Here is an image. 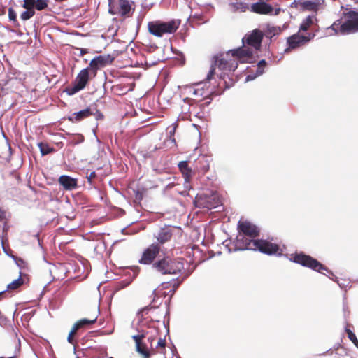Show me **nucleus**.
Masks as SVG:
<instances>
[{
  "label": "nucleus",
  "mask_w": 358,
  "mask_h": 358,
  "mask_svg": "<svg viewBox=\"0 0 358 358\" xmlns=\"http://www.w3.org/2000/svg\"><path fill=\"white\" fill-rule=\"evenodd\" d=\"M4 293V292H0V296L2 295Z\"/></svg>",
  "instance_id": "nucleus-50"
},
{
  "label": "nucleus",
  "mask_w": 358,
  "mask_h": 358,
  "mask_svg": "<svg viewBox=\"0 0 358 358\" xmlns=\"http://www.w3.org/2000/svg\"><path fill=\"white\" fill-rule=\"evenodd\" d=\"M8 17L10 21H13L14 23H17V14L13 8H9L8 9Z\"/></svg>",
  "instance_id": "nucleus-36"
},
{
  "label": "nucleus",
  "mask_w": 358,
  "mask_h": 358,
  "mask_svg": "<svg viewBox=\"0 0 358 358\" xmlns=\"http://www.w3.org/2000/svg\"><path fill=\"white\" fill-rule=\"evenodd\" d=\"M180 285V282L178 280L162 282L153 292L154 300L155 298H165L166 296H169V300H170Z\"/></svg>",
  "instance_id": "nucleus-7"
},
{
  "label": "nucleus",
  "mask_w": 358,
  "mask_h": 358,
  "mask_svg": "<svg viewBox=\"0 0 358 358\" xmlns=\"http://www.w3.org/2000/svg\"><path fill=\"white\" fill-rule=\"evenodd\" d=\"M38 244H39L40 245H41V243L40 240H38Z\"/></svg>",
  "instance_id": "nucleus-51"
},
{
  "label": "nucleus",
  "mask_w": 358,
  "mask_h": 358,
  "mask_svg": "<svg viewBox=\"0 0 358 358\" xmlns=\"http://www.w3.org/2000/svg\"><path fill=\"white\" fill-rule=\"evenodd\" d=\"M23 7L26 9H33L35 6L36 0H24Z\"/></svg>",
  "instance_id": "nucleus-37"
},
{
  "label": "nucleus",
  "mask_w": 358,
  "mask_h": 358,
  "mask_svg": "<svg viewBox=\"0 0 358 358\" xmlns=\"http://www.w3.org/2000/svg\"><path fill=\"white\" fill-rule=\"evenodd\" d=\"M250 10L259 15H273V8L271 5L266 2L259 1L252 3L250 7Z\"/></svg>",
  "instance_id": "nucleus-16"
},
{
  "label": "nucleus",
  "mask_w": 358,
  "mask_h": 358,
  "mask_svg": "<svg viewBox=\"0 0 358 358\" xmlns=\"http://www.w3.org/2000/svg\"><path fill=\"white\" fill-rule=\"evenodd\" d=\"M90 80L89 67L82 69L77 75L72 86L68 87L66 92L69 95H73L85 87Z\"/></svg>",
  "instance_id": "nucleus-9"
},
{
  "label": "nucleus",
  "mask_w": 358,
  "mask_h": 358,
  "mask_svg": "<svg viewBox=\"0 0 358 358\" xmlns=\"http://www.w3.org/2000/svg\"><path fill=\"white\" fill-rule=\"evenodd\" d=\"M152 268L162 275L177 274L183 270L184 264L179 259L166 255L155 262Z\"/></svg>",
  "instance_id": "nucleus-4"
},
{
  "label": "nucleus",
  "mask_w": 358,
  "mask_h": 358,
  "mask_svg": "<svg viewBox=\"0 0 358 358\" xmlns=\"http://www.w3.org/2000/svg\"><path fill=\"white\" fill-rule=\"evenodd\" d=\"M194 203L198 208L213 209L221 203V200L217 193L202 194L196 196Z\"/></svg>",
  "instance_id": "nucleus-8"
},
{
  "label": "nucleus",
  "mask_w": 358,
  "mask_h": 358,
  "mask_svg": "<svg viewBox=\"0 0 358 358\" xmlns=\"http://www.w3.org/2000/svg\"><path fill=\"white\" fill-rule=\"evenodd\" d=\"M54 151V149L52 148H50L46 145V155Z\"/></svg>",
  "instance_id": "nucleus-47"
},
{
  "label": "nucleus",
  "mask_w": 358,
  "mask_h": 358,
  "mask_svg": "<svg viewBox=\"0 0 358 358\" xmlns=\"http://www.w3.org/2000/svg\"><path fill=\"white\" fill-rule=\"evenodd\" d=\"M194 94L199 96V97H203V99L210 98V96L212 94L211 91H206L203 88H196L194 91Z\"/></svg>",
  "instance_id": "nucleus-31"
},
{
  "label": "nucleus",
  "mask_w": 358,
  "mask_h": 358,
  "mask_svg": "<svg viewBox=\"0 0 358 358\" xmlns=\"http://www.w3.org/2000/svg\"><path fill=\"white\" fill-rule=\"evenodd\" d=\"M93 113L90 108H86L77 113H74L71 116L68 117V120L72 122H80L85 118L92 115Z\"/></svg>",
  "instance_id": "nucleus-22"
},
{
  "label": "nucleus",
  "mask_w": 358,
  "mask_h": 358,
  "mask_svg": "<svg viewBox=\"0 0 358 358\" xmlns=\"http://www.w3.org/2000/svg\"><path fill=\"white\" fill-rule=\"evenodd\" d=\"M59 182L66 190L74 189L78 186L77 179L66 175L61 176L59 178Z\"/></svg>",
  "instance_id": "nucleus-19"
},
{
  "label": "nucleus",
  "mask_w": 358,
  "mask_h": 358,
  "mask_svg": "<svg viewBox=\"0 0 358 358\" xmlns=\"http://www.w3.org/2000/svg\"><path fill=\"white\" fill-rule=\"evenodd\" d=\"M173 229L171 227L162 228L156 236L159 243L164 244L169 241L173 236Z\"/></svg>",
  "instance_id": "nucleus-21"
},
{
  "label": "nucleus",
  "mask_w": 358,
  "mask_h": 358,
  "mask_svg": "<svg viewBox=\"0 0 358 358\" xmlns=\"http://www.w3.org/2000/svg\"><path fill=\"white\" fill-rule=\"evenodd\" d=\"M77 331L78 330H76L73 327H72L71 330L70 331V332L69 334L68 338H67L69 343H70L71 344L74 343L75 341H74L73 336L76 334Z\"/></svg>",
  "instance_id": "nucleus-38"
},
{
  "label": "nucleus",
  "mask_w": 358,
  "mask_h": 358,
  "mask_svg": "<svg viewBox=\"0 0 358 358\" xmlns=\"http://www.w3.org/2000/svg\"><path fill=\"white\" fill-rule=\"evenodd\" d=\"M181 20L173 19L168 22L161 20L150 21L148 23V32L156 36L162 37L165 34H173L179 28Z\"/></svg>",
  "instance_id": "nucleus-3"
},
{
  "label": "nucleus",
  "mask_w": 358,
  "mask_h": 358,
  "mask_svg": "<svg viewBox=\"0 0 358 358\" xmlns=\"http://www.w3.org/2000/svg\"><path fill=\"white\" fill-rule=\"evenodd\" d=\"M315 34H308V36H302L297 34H294L287 39V43L288 45L287 49H296L301 47L308 43L311 39L315 37Z\"/></svg>",
  "instance_id": "nucleus-14"
},
{
  "label": "nucleus",
  "mask_w": 358,
  "mask_h": 358,
  "mask_svg": "<svg viewBox=\"0 0 358 358\" xmlns=\"http://www.w3.org/2000/svg\"><path fill=\"white\" fill-rule=\"evenodd\" d=\"M278 13H279V10H275L274 15H278Z\"/></svg>",
  "instance_id": "nucleus-49"
},
{
  "label": "nucleus",
  "mask_w": 358,
  "mask_h": 358,
  "mask_svg": "<svg viewBox=\"0 0 358 358\" xmlns=\"http://www.w3.org/2000/svg\"><path fill=\"white\" fill-rule=\"evenodd\" d=\"M24 283L23 279L20 276L17 279L13 280L12 282L7 285V289L9 290H15L19 288Z\"/></svg>",
  "instance_id": "nucleus-30"
},
{
  "label": "nucleus",
  "mask_w": 358,
  "mask_h": 358,
  "mask_svg": "<svg viewBox=\"0 0 358 358\" xmlns=\"http://www.w3.org/2000/svg\"><path fill=\"white\" fill-rule=\"evenodd\" d=\"M34 15V10L33 9H27L26 11H24L21 14L20 17L23 20H27L30 19Z\"/></svg>",
  "instance_id": "nucleus-34"
},
{
  "label": "nucleus",
  "mask_w": 358,
  "mask_h": 358,
  "mask_svg": "<svg viewBox=\"0 0 358 358\" xmlns=\"http://www.w3.org/2000/svg\"><path fill=\"white\" fill-rule=\"evenodd\" d=\"M264 35V33L261 30L257 29H254L250 34L245 35V36L243 38V44L251 46L256 50H258L260 49Z\"/></svg>",
  "instance_id": "nucleus-12"
},
{
  "label": "nucleus",
  "mask_w": 358,
  "mask_h": 358,
  "mask_svg": "<svg viewBox=\"0 0 358 358\" xmlns=\"http://www.w3.org/2000/svg\"><path fill=\"white\" fill-rule=\"evenodd\" d=\"M0 222H3V234L4 236L7 235L8 226L6 219V212L1 207H0Z\"/></svg>",
  "instance_id": "nucleus-28"
},
{
  "label": "nucleus",
  "mask_w": 358,
  "mask_h": 358,
  "mask_svg": "<svg viewBox=\"0 0 358 358\" xmlns=\"http://www.w3.org/2000/svg\"><path fill=\"white\" fill-rule=\"evenodd\" d=\"M233 58L241 63H250L251 62L253 57V51L250 47H246L245 45L243 44L242 47H240L237 49L229 50Z\"/></svg>",
  "instance_id": "nucleus-11"
},
{
  "label": "nucleus",
  "mask_w": 358,
  "mask_h": 358,
  "mask_svg": "<svg viewBox=\"0 0 358 358\" xmlns=\"http://www.w3.org/2000/svg\"><path fill=\"white\" fill-rule=\"evenodd\" d=\"M192 111L196 112V106L191 105Z\"/></svg>",
  "instance_id": "nucleus-48"
},
{
  "label": "nucleus",
  "mask_w": 358,
  "mask_h": 358,
  "mask_svg": "<svg viewBox=\"0 0 358 358\" xmlns=\"http://www.w3.org/2000/svg\"><path fill=\"white\" fill-rule=\"evenodd\" d=\"M113 60L114 57L110 55H99L91 60L90 66H88L89 70H90L93 73L94 76H95L99 69L112 64Z\"/></svg>",
  "instance_id": "nucleus-13"
},
{
  "label": "nucleus",
  "mask_w": 358,
  "mask_h": 358,
  "mask_svg": "<svg viewBox=\"0 0 358 358\" xmlns=\"http://www.w3.org/2000/svg\"><path fill=\"white\" fill-rule=\"evenodd\" d=\"M76 50L80 51V56H83L85 54L88 53L87 50L85 48H76Z\"/></svg>",
  "instance_id": "nucleus-45"
},
{
  "label": "nucleus",
  "mask_w": 358,
  "mask_h": 358,
  "mask_svg": "<svg viewBox=\"0 0 358 358\" xmlns=\"http://www.w3.org/2000/svg\"><path fill=\"white\" fill-rule=\"evenodd\" d=\"M281 32V29L280 27L268 26L267 29L265 33V36L268 38H271L272 37L280 34Z\"/></svg>",
  "instance_id": "nucleus-29"
},
{
  "label": "nucleus",
  "mask_w": 358,
  "mask_h": 358,
  "mask_svg": "<svg viewBox=\"0 0 358 358\" xmlns=\"http://www.w3.org/2000/svg\"><path fill=\"white\" fill-rule=\"evenodd\" d=\"M237 67V61L233 58L229 51L217 54L213 57L210 70L207 75L206 80L210 81L213 78L216 68L222 71L234 72Z\"/></svg>",
  "instance_id": "nucleus-2"
},
{
  "label": "nucleus",
  "mask_w": 358,
  "mask_h": 358,
  "mask_svg": "<svg viewBox=\"0 0 358 358\" xmlns=\"http://www.w3.org/2000/svg\"><path fill=\"white\" fill-rule=\"evenodd\" d=\"M59 299H51L49 301V306L50 309H56L59 307Z\"/></svg>",
  "instance_id": "nucleus-40"
},
{
  "label": "nucleus",
  "mask_w": 358,
  "mask_h": 358,
  "mask_svg": "<svg viewBox=\"0 0 358 358\" xmlns=\"http://www.w3.org/2000/svg\"><path fill=\"white\" fill-rule=\"evenodd\" d=\"M225 77H226V73H221L220 76V78L221 80H222L225 84V87L229 88L230 87H231L234 85V80L229 78V83H227L225 80Z\"/></svg>",
  "instance_id": "nucleus-35"
},
{
  "label": "nucleus",
  "mask_w": 358,
  "mask_h": 358,
  "mask_svg": "<svg viewBox=\"0 0 358 358\" xmlns=\"http://www.w3.org/2000/svg\"><path fill=\"white\" fill-rule=\"evenodd\" d=\"M210 168V161L207 156L201 155L195 161V169L202 173H206Z\"/></svg>",
  "instance_id": "nucleus-20"
},
{
  "label": "nucleus",
  "mask_w": 358,
  "mask_h": 358,
  "mask_svg": "<svg viewBox=\"0 0 358 358\" xmlns=\"http://www.w3.org/2000/svg\"><path fill=\"white\" fill-rule=\"evenodd\" d=\"M177 127H178V124L177 123H174V124H172L171 127H169L168 128L170 140L173 143V144L175 145H176V139L174 138V135H175Z\"/></svg>",
  "instance_id": "nucleus-32"
},
{
  "label": "nucleus",
  "mask_w": 358,
  "mask_h": 358,
  "mask_svg": "<svg viewBox=\"0 0 358 358\" xmlns=\"http://www.w3.org/2000/svg\"><path fill=\"white\" fill-rule=\"evenodd\" d=\"M314 23V17L313 16H308L303 20L299 27V31H306Z\"/></svg>",
  "instance_id": "nucleus-27"
},
{
  "label": "nucleus",
  "mask_w": 358,
  "mask_h": 358,
  "mask_svg": "<svg viewBox=\"0 0 358 358\" xmlns=\"http://www.w3.org/2000/svg\"><path fill=\"white\" fill-rule=\"evenodd\" d=\"M290 260L296 264L307 267L317 272L323 273V271H329L328 268L316 259L304 252H296L291 255Z\"/></svg>",
  "instance_id": "nucleus-5"
},
{
  "label": "nucleus",
  "mask_w": 358,
  "mask_h": 358,
  "mask_svg": "<svg viewBox=\"0 0 358 358\" xmlns=\"http://www.w3.org/2000/svg\"><path fill=\"white\" fill-rule=\"evenodd\" d=\"M160 247L157 243H152L143 252L139 262L143 264H153L155 259L158 255Z\"/></svg>",
  "instance_id": "nucleus-15"
},
{
  "label": "nucleus",
  "mask_w": 358,
  "mask_h": 358,
  "mask_svg": "<svg viewBox=\"0 0 358 358\" xmlns=\"http://www.w3.org/2000/svg\"><path fill=\"white\" fill-rule=\"evenodd\" d=\"M109 6V10H110L112 13H114L112 10H117V13L122 16L127 15L131 8L128 0H118L117 6L110 1Z\"/></svg>",
  "instance_id": "nucleus-17"
},
{
  "label": "nucleus",
  "mask_w": 358,
  "mask_h": 358,
  "mask_svg": "<svg viewBox=\"0 0 358 358\" xmlns=\"http://www.w3.org/2000/svg\"><path fill=\"white\" fill-rule=\"evenodd\" d=\"M14 259L20 268H24L26 266V262L22 259L18 257H14Z\"/></svg>",
  "instance_id": "nucleus-42"
},
{
  "label": "nucleus",
  "mask_w": 358,
  "mask_h": 358,
  "mask_svg": "<svg viewBox=\"0 0 358 358\" xmlns=\"http://www.w3.org/2000/svg\"><path fill=\"white\" fill-rule=\"evenodd\" d=\"M96 176V174L94 171L92 172L90 176L87 177L90 182H92V179H94Z\"/></svg>",
  "instance_id": "nucleus-46"
},
{
  "label": "nucleus",
  "mask_w": 358,
  "mask_h": 358,
  "mask_svg": "<svg viewBox=\"0 0 358 358\" xmlns=\"http://www.w3.org/2000/svg\"><path fill=\"white\" fill-rule=\"evenodd\" d=\"M236 246L241 250H259L268 255H280L282 253V249L278 244L264 239H250L245 236H241L236 240Z\"/></svg>",
  "instance_id": "nucleus-1"
},
{
  "label": "nucleus",
  "mask_w": 358,
  "mask_h": 358,
  "mask_svg": "<svg viewBox=\"0 0 358 358\" xmlns=\"http://www.w3.org/2000/svg\"><path fill=\"white\" fill-rule=\"evenodd\" d=\"M344 22L340 26V31L343 34L358 32V12L350 10L344 13Z\"/></svg>",
  "instance_id": "nucleus-6"
},
{
  "label": "nucleus",
  "mask_w": 358,
  "mask_h": 358,
  "mask_svg": "<svg viewBox=\"0 0 358 358\" xmlns=\"http://www.w3.org/2000/svg\"><path fill=\"white\" fill-rule=\"evenodd\" d=\"M178 169L182 174L185 182H189L192 179L193 171L189 166L188 162L187 161L180 162L178 164Z\"/></svg>",
  "instance_id": "nucleus-23"
},
{
  "label": "nucleus",
  "mask_w": 358,
  "mask_h": 358,
  "mask_svg": "<svg viewBox=\"0 0 358 358\" xmlns=\"http://www.w3.org/2000/svg\"><path fill=\"white\" fill-rule=\"evenodd\" d=\"M145 336L143 334L134 335L132 338L136 343V351L142 355L143 358H150L151 353L148 350L145 343L142 342Z\"/></svg>",
  "instance_id": "nucleus-18"
},
{
  "label": "nucleus",
  "mask_w": 358,
  "mask_h": 358,
  "mask_svg": "<svg viewBox=\"0 0 358 358\" xmlns=\"http://www.w3.org/2000/svg\"><path fill=\"white\" fill-rule=\"evenodd\" d=\"M38 145V147L40 148L41 155L43 156H44L45 155V145H44V143L43 142H41Z\"/></svg>",
  "instance_id": "nucleus-44"
},
{
  "label": "nucleus",
  "mask_w": 358,
  "mask_h": 358,
  "mask_svg": "<svg viewBox=\"0 0 358 358\" xmlns=\"http://www.w3.org/2000/svg\"><path fill=\"white\" fill-rule=\"evenodd\" d=\"M96 320H97V315H95L94 317H93L92 318H90V319L83 318V319H81V320L77 321L73 324V327L76 330H78L87 325H90V324H94L96 322Z\"/></svg>",
  "instance_id": "nucleus-25"
},
{
  "label": "nucleus",
  "mask_w": 358,
  "mask_h": 358,
  "mask_svg": "<svg viewBox=\"0 0 358 358\" xmlns=\"http://www.w3.org/2000/svg\"><path fill=\"white\" fill-rule=\"evenodd\" d=\"M266 66V62L264 59H262L258 62V67L257 72L262 74L264 71L263 69Z\"/></svg>",
  "instance_id": "nucleus-39"
},
{
  "label": "nucleus",
  "mask_w": 358,
  "mask_h": 358,
  "mask_svg": "<svg viewBox=\"0 0 358 358\" xmlns=\"http://www.w3.org/2000/svg\"><path fill=\"white\" fill-rule=\"evenodd\" d=\"M299 3L303 10L308 11H317L318 10L319 6L320 5L319 1H304L299 2Z\"/></svg>",
  "instance_id": "nucleus-24"
},
{
  "label": "nucleus",
  "mask_w": 358,
  "mask_h": 358,
  "mask_svg": "<svg viewBox=\"0 0 358 358\" xmlns=\"http://www.w3.org/2000/svg\"><path fill=\"white\" fill-rule=\"evenodd\" d=\"M345 331L348 334V338L355 344L356 347H358V340L355 336V334L350 329H345Z\"/></svg>",
  "instance_id": "nucleus-33"
},
{
  "label": "nucleus",
  "mask_w": 358,
  "mask_h": 358,
  "mask_svg": "<svg viewBox=\"0 0 358 358\" xmlns=\"http://www.w3.org/2000/svg\"><path fill=\"white\" fill-rule=\"evenodd\" d=\"M48 271V272L50 273V277H48L46 275V280L51 282V281L55 280V279L59 278L56 275V272H57V269L55 264H51V263H48V265H46V271Z\"/></svg>",
  "instance_id": "nucleus-26"
},
{
  "label": "nucleus",
  "mask_w": 358,
  "mask_h": 358,
  "mask_svg": "<svg viewBox=\"0 0 358 358\" xmlns=\"http://www.w3.org/2000/svg\"><path fill=\"white\" fill-rule=\"evenodd\" d=\"M109 358H113V357H109Z\"/></svg>",
  "instance_id": "nucleus-53"
},
{
  "label": "nucleus",
  "mask_w": 358,
  "mask_h": 358,
  "mask_svg": "<svg viewBox=\"0 0 358 358\" xmlns=\"http://www.w3.org/2000/svg\"><path fill=\"white\" fill-rule=\"evenodd\" d=\"M238 230L239 233H242L243 234H239L237 236L236 240L241 236H245L250 239H255L258 237L260 234L259 227L248 220L239 221L238 223Z\"/></svg>",
  "instance_id": "nucleus-10"
},
{
  "label": "nucleus",
  "mask_w": 358,
  "mask_h": 358,
  "mask_svg": "<svg viewBox=\"0 0 358 358\" xmlns=\"http://www.w3.org/2000/svg\"><path fill=\"white\" fill-rule=\"evenodd\" d=\"M208 103H210V101L206 102L205 104L208 105Z\"/></svg>",
  "instance_id": "nucleus-52"
},
{
  "label": "nucleus",
  "mask_w": 358,
  "mask_h": 358,
  "mask_svg": "<svg viewBox=\"0 0 358 358\" xmlns=\"http://www.w3.org/2000/svg\"><path fill=\"white\" fill-rule=\"evenodd\" d=\"M165 346H166L165 339L159 338L157 342V348L160 347V348H164Z\"/></svg>",
  "instance_id": "nucleus-43"
},
{
  "label": "nucleus",
  "mask_w": 358,
  "mask_h": 358,
  "mask_svg": "<svg viewBox=\"0 0 358 358\" xmlns=\"http://www.w3.org/2000/svg\"><path fill=\"white\" fill-rule=\"evenodd\" d=\"M34 6L38 10L45 9V0H37Z\"/></svg>",
  "instance_id": "nucleus-41"
}]
</instances>
